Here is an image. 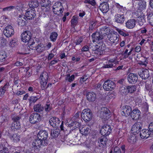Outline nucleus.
I'll return each instance as SVG.
<instances>
[{
    "label": "nucleus",
    "mask_w": 153,
    "mask_h": 153,
    "mask_svg": "<svg viewBox=\"0 0 153 153\" xmlns=\"http://www.w3.org/2000/svg\"><path fill=\"white\" fill-rule=\"evenodd\" d=\"M7 57L6 53L3 51H0V62L5 61Z\"/></svg>",
    "instance_id": "nucleus-37"
},
{
    "label": "nucleus",
    "mask_w": 153,
    "mask_h": 153,
    "mask_svg": "<svg viewBox=\"0 0 153 153\" xmlns=\"http://www.w3.org/2000/svg\"><path fill=\"white\" fill-rule=\"evenodd\" d=\"M96 23L94 21H91L90 23V26L89 27L90 30H92L95 26Z\"/></svg>",
    "instance_id": "nucleus-53"
},
{
    "label": "nucleus",
    "mask_w": 153,
    "mask_h": 153,
    "mask_svg": "<svg viewBox=\"0 0 153 153\" xmlns=\"http://www.w3.org/2000/svg\"><path fill=\"white\" fill-rule=\"evenodd\" d=\"M41 117L39 114L35 113L32 114L30 116L29 120L31 123L34 124L39 121Z\"/></svg>",
    "instance_id": "nucleus-10"
},
{
    "label": "nucleus",
    "mask_w": 153,
    "mask_h": 153,
    "mask_svg": "<svg viewBox=\"0 0 153 153\" xmlns=\"http://www.w3.org/2000/svg\"><path fill=\"white\" fill-rule=\"evenodd\" d=\"M117 31H118V32L121 35L123 36H127L128 35V33H125V32L124 31H123V30L119 29L117 30Z\"/></svg>",
    "instance_id": "nucleus-54"
},
{
    "label": "nucleus",
    "mask_w": 153,
    "mask_h": 153,
    "mask_svg": "<svg viewBox=\"0 0 153 153\" xmlns=\"http://www.w3.org/2000/svg\"><path fill=\"white\" fill-rule=\"evenodd\" d=\"M33 108L35 111L39 112L42 111L44 109L43 106H41L40 104L35 105L34 106Z\"/></svg>",
    "instance_id": "nucleus-38"
},
{
    "label": "nucleus",
    "mask_w": 153,
    "mask_h": 153,
    "mask_svg": "<svg viewBox=\"0 0 153 153\" xmlns=\"http://www.w3.org/2000/svg\"><path fill=\"white\" fill-rule=\"evenodd\" d=\"M149 128L150 132H153V122H152L149 124Z\"/></svg>",
    "instance_id": "nucleus-64"
},
{
    "label": "nucleus",
    "mask_w": 153,
    "mask_h": 153,
    "mask_svg": "<svg viewBox=\"0 0 153 153\" xmlns=\"http://www.w3.org/2000/svg\"><path fill=\"white\" fill-rule=\"evenodd\" d=\"M86 97L87 100L89 101H94L96 99V95L93 92H89L87 93Z\"/></svg>",
    "instance_id": "nucleus-25"
},
{
    "label": "nucleus",
    "mask_w": 153,
    "mask_h": 153,
    "mask_svg": "<svg viewBox=\"0 0 153 153\" xmlns=\"http://www.w3.org/2000/svg\"><path fill=\"white\" fill-rule=\"evenodd\" d=\"M40 83L42 90H45L46 88L47 82L48 79V74L46 72H44L41 75Z\"/></svg>",
    "instance_id": "nucleus-3"
},
{
    "label": "nucleus",
    "mask_w": 153,
    "mask_h": 153,
    "mask_svg": "<svg viewBox=\"0 0 153 153\" xmlns=\"http://www.w3.org/2000/svg\"><path fill=\"white\" fill-rule=\"evenodd\" d=\"M84 2L85 4L88 3L92 6L95 5L96 4V3L95 0L92 1H91L90 0H85L84 1Z\"/></svg>",
    "instance_id": "nucleus-52"
},
{
    "label": "nucleus",
    "mask_w": 153,
    "mask_h": 153,
    "mask_svg": "<svg viewBox=\"0 0 153 153\" xmlns=\"http://www.w3.org/2000/svg\"><path fill=\"white\" fill-rule=\"evenodd\" d=\"M94 142L92 141L91 140L88 139L86 141L83 143V145L88 148H91L93 145Z\"/></svg>",
    "instance_id": "nucleus-39"
},
{
    "label": "nucleus",
    "mask_w": 153,
    "mask_h": 153,
    "mask_svg": "<svg viewBox=\"0 0 153 153\" xmlns=\"http://www.w3.org/2000/svg\"><path fill=\"white\" fill-rule=\"evenodd\" d=\"M138 79V75L134 73H130L128 75L127 77L129 83L132 84L135 83L137 81Z\"/></svg>",
    "instance_id": "nucleus-15"
},
{
    "label": "nucleus",
    "mask_w": 153,
    "mask_h": 153,
    "mask_svg": "<svg viewBox=\"0 0 153 153\" xmlns=\"http://www.w3.org/2000/svg\"><path fill=\"white\" fill-rule=\"evenodd\" d=\"M14 30L13 27L9 25L7 26L4 31V33L5 36L7 38L10 37L13 35Z\"/></svg>",
    "instance_id": "nucleus-13"
},
{
    "label": "nucleus",
    "mask_w": 153,
    "mask_h": 153,
    "mask_svg": "<svg viewBox=\"0 0 153 153\" xmlns=\"http://www.w3.org/2000/svg\"><path fill=\"white\" fill-rule=\"evenodd\" d=\"M148 22L151 25L153 26V13L151 10L147 14Z\"/></svg>",
    "instance_id": "nucleus-35"
},
{
    "label": "nucleus",
    "mask_w": 153,
    "mask_h": 153,
    "mask_svg": "<svg viewBox=\"0 0 153 153\" xmlns=\"http://www.w3.org/2000/svg\"><path fill=\"white\" fill-rule=\"evenodd\" d=\"M32 34L29 31H26L22 33L21 35V38H31Z\"/></svg>",
    "instance_id": "nucleus-34"
},
{
    "label": "nucleus",
    "mask_w": 153,
    "mask_h": 153,
    "mask_svg": "<svg viewBox=\"0 0 153 153\" xmlns=\"http://www.w3.org/2000/svg\"><path fill=\"white\" fill-rule=\"evenodd\" d=\"M137 63L144 67H146L147 66V64L148 63L146 59H145V60L143 61H139L137 62Z\"/></svg>",
    "instance_id": "nucleus-49"
},
{
    "label": "nucleus",
    "mask_w": 153,
    "mask_h": 153,
    "mask_svg": "<svg viewBox=\"0 0 153 153\" xmlns=\"http://www.w3.org/2000/svg\"><path fill=\"white\" fill-rule=\"evenodd\" d=\"M28 40L27 41V44L28 45V46L30 48H32L33 45L34 44L35 42H34L33 39H27Z\"/></svg>",
    "instance_id": "nucleus-47"
},
{
    "label": "nucleus",
    "mask_w": 153,
    "mask_h": 153,
    "mask_svg": "<svg viewBox=\"0 0 153 153\" xmlns=\"http://www.w3.org/2000/svg\"><path fill=\"white\" fill-rule=\"evenodd\" d=\"M33 48H32L33 50H36L39 52H41L45 50L44 46L42 44H40L39 45H38L37 46H33Z\"/></svg>",
    "instance_id": "nucleus-33"
},
{
    "label": "nucleus",
    "mask_w": 153,
    "mask_h": 153,
    "mask_svg": "<svg viewBox=\"0 0 153 153\" xmlns=\"http://www.w3.org/2000/svg\"><path fill=\"white\" fill-rule=\"evenodd\" d=\"M7 121V119L5 117L3 116H1L0 117V122L2 123L4 122Z\"/></svg>",
    "instance_id": "nucleus-60"
},
{
    "label": "nucleus",
    "mask_w": 153,
    "mask_h": 153,
    "mask_svg": "<svg viewBox=\"0 0 153 153\" xmlns=\"http://www.w3.org/2000/svg\"><path fill=\"white\" fill-rule=\"evenodd\" d=\"M21 127L20 124L19 122H13L11 124L10 128L13 131H16Z\"/></svg>",
    "instance_id": "nucleus-30"
},
{
    "label": "nucleus",
    "mask_w": 153,
    "mask_h": 153,
    "mask_svg": "<svg viewBox=\"0 0 153 153\" xmlns=\"http://www.w3.org/2000/svg\"><path fill=\"white\" fill-rule=\"evenodd\" d=\"M81 115L82 118L85 122L89 121L92 118V114L91 110L88 108L83 110Z\"/></svg>",
    "instance_id": "nucleus-1"
},
{
    "label": "nucleus",
    "mask_w": 153,
    "mask_h": 153,
    "mask_svg": "<svg viewBox=\"0 0 153 153\" xmlns=\"http://www.w3.org/2000/svg\"><path fill=\"white\" fill-rule=\"evenodd\" d=\"M28 5L30 8L34 9L39 6V3L37 0H32L29 1Z\"/></svg>",
    "instance_id": "nucleus-31"
},
{
    "label": "nucleus",
    "mask_w": 153,
    "mask_h": 153,
    "mask_svg": "<svg viewBox=\"0 0 153 153\" xmlns=\"http://www.w3.org/2000/svg\"><path fill=\"white\" fill-rule=\"evenodd\" d=\"M74 78L75 76L74 75H72L70 76V74H68L67 75L65 80L68 81L70 82H71L74 80Z\"/></svg>",
    "instance_id": "nucleus-45"
},
{
    "label": "nucleus",
    "mask_w": 153,
    "mask_h": 153,
    "mask_svg": "<svg viewBox=\"0 0 153 153\" xmlns=\"http://www.w3.org/2000/svg\"><path fill=\"white\" fill-rule=\"evenodd\" d=\"M90 130L89 127L86 126H82L79 128V131L81 134L83 135H87Z\"/></svg>",
    "instance_id": "nucleus-27"
},
{
    "label": "nucleus",
    "mask_w": 153,
    "mask_h": 153,
    "mask_svg": "<svg viewBox=\"0 0 153 153\" xmlns=\"http://www.w3.org/2000/svg\"><path fill=\"white\" fill-rule=\"evenodd\" d=\"M59 134V129H56L51 131V135L53 137L55 138L57 137Z\"/></svg>",
    "instance_id": "nucleus-40"
},
{
    "label": "nucleus",
    "mask_w": 153,
    "mask_h": 153,
    "mask_svg": "<svg viewBox=\"0 0 153 153\" xmlns=\"http://www.w3.org/2000/svg\"><path fill=\"white\" fill-rule=\"evenodd\" d=\"M44 141L37 137L33 143L32 146L34 147V148L36 147L37 149L40 148L42 146H46L47 144V143Z\"/></svg>",
    "instance_id": "nucleus-6"
},
{
    "label": "nucleus",
    "mask_w": 153,
    "mask_h": 153,
    "mask_svg": "<svg viewBox=\"0 0 153 153\" xmlns=\"http://www.w3.org/2000/svg\"><path fill=\"white\" fill-rule=\"evenodd\" d=\"M142 124L139 122L135 123L132 126L131 129L132 132L138 133L142 129Z\"/></svg>",
    "instance_id": "nucleus-12"
},
{
    "label": "nucleus",
    "mask_w": 153,
    "mask_h": 153,
    "mask_svg": "<svg viewBox=\"0 0 153 153\" xmlns=\"http://www.w3.org/2000/svg\"><path fill=\"white\" fill-rule=\"evenodd\" d=\"M102 100L104 102H108L110 100L108 94L103 96Z\"/></svg>",
    "instance_id": "nucleus-55"
},
{
    "label": "nucleus",
    "mask_w": 153,
    "mask_h": 153,
    "mask_svg": "<svg viewBox=\"0 0 153 153\" xmlns=\"http://www.w3.org/2000/svg\"><path fill=\"white\" fill-rule=\"evenodd\" d=\"M26 21L25 15H19L17 19V22L19 26L22 27L25 25L26 24Z\"/></svg>",
    "instance_id": "nucleus-17"
},
{
    "label": "nucleus",
    "mask_w": 153,
    "mask_h": 153,
    "mask_svg": "<svg viewBox=\"0 0 153 153\" xmlns=\"http://www.w3.org/2000/svg\"><path fill=\"white\" fill-rule=\"evenodd\" d=\"M114 153H121L120 149L118 147H115L114 149Z\"/></svg>",
    "instance_id": "nucleus-59"
},
{
    "label": "nucleus",
    "mask_w": 153,
    "mask_h": 153,
    "mask_svg": "<svg viewBox=\"0 0 153 153\" xmlns=\"http://www.w3.org/2000/svg\"><path fill=\"white\" fill-rule=\"evenodd\" d=\"M20 135L16 133L14 134L10 137L11 140L15 143L19 142L20 140Z\"/></svg>",
    "instance_id": "nucleus-29"
},
{
    "label": "nucleus",
    "mask_w": 153,
    "mask_h": 153,
    "mask_svg": "<svg viewBox=\"0 0 153 153\" xmlns=\"http://www.w3.org/2000/svg\"><path fill=\"white\" fill-rule=\"evenodd\" d=\"M40 4L42 9L45 10L46 12L50 10L51 4V1L49 0H42Z\"/></svg>",
    "instance_id": "nucleus-8"
},
{
    "label": "nucleus",
    "mask_w": 153,
    "mask_h": 153,
    "mask_svg": "<svg viewBox=\"0 0 153 153\" xmlns=\"http://www.w3.org/2000/svg\"><path fill=\"white\" fill-rule=\"evenodd\" d=\"M14 8V7L13 6H10L9 7H6L3 9V11H5V10H10Z\"/></svg>",
    "instance_id": "nucleus-61"
},
{
    "label": "nucleus",
    "mask_w": 153,
    "mask_h": 153,
    "mask_svg": "<svg viewBox=\"0 0 153 153\" xmlns=\"http://www.w3.org/2000/svg\"><path fill=\"white\" fill-rule=\"evenodd\" d=\"M125 19L123 14H117L115 16V21L119 23L123 24V23Z\"/></svg>",
    "instance_id": "nucleus-19"
},
{
    "label": "nucleus",
    "mask_w": 153,
    "mask_h": 153,
    "mask_svg": "<svg viewBox=\"0 0 153 153\" xmlns=\"http://www.w3.org/2000/svg\"><path fill=\"white\" fill-rule=\"evenodd\" d=\"M50 124L53 127L58 126L60 121L59 119L55 117L51 118L49 121Z\"/></svg>",
    "instance_id": "nucleus-23"
},
{
    "label": "nucleus",
    "mask_w": 153,
    "mask_h": 153,
    "mask_svg": "<svg viewBox=\"0 0 153 153\" xmlns=\"http://www.w3.org/2000/svg\"><path fill=\"white\" fill-rule=\"evenodd\" d=\"M140 76L143 79H146L149 76V73L148 70L143 69L139 73Z\"/></svg>",
    "instance_id": "nucleus-22"
},
{
    "label": "nucleus",
    "mask_w": 153,
    "mask_h": 153,
    "mask_svg": "<svg viewBox=\"0 0 153 153\" xmlns=\"http://www.w3.org/2000/svg\"><path fill=\"white\" fill-rule=\"evenodd\" d=\"M20 117L18 116H16L12 118V120L13 122H19V120H20Z\"/></svg>",
    "instance_id": "nucleus-62"
},
{
    "label": "nucleus",
    "mask_w": 153,
    "mask_h": 153,
    "mask_svg": "<svg viewBox=\"0 0 153 153\" xmlns=\"http://www.w3.org/2000/svg\"><path fill=\"white\" fill-rule=\"evenodd\" d=\"M106 49V47L105 44H102L99 48L95 50V53L98 55H101L103 53V52Z\"/></svg>",
    "instance_id": "nucleus-28"
},
{
    "label": "nucleus",
    "mask_w": 153,
    "mask_h": 153,
    "mask_svg": "<svg viewBox=\"0 0 153 153\" xmlns=\"http://www.w3.org/2000/svg\"><path fill=\"white\" fill-rule=\"evenodd\" d=\"M39 99L36 96H32L30 98L29 101L30 103L35 102Z\"/></svg>",
    "instance_id": "nucleus-51"
},
{
    "label": "nucleus",
    "mask_w": 153,
    "mask_h": 153,
    "mask_svg": "<svg viewBox=\"0 0 153 153\" xmlns=\"http://www.w3.org/2000/svg\"><path fill=\"white\" fill-rule=\"evenodd\" d=\"M150 134V132L149 130L143 129L140 132V136L142 139H146L149 137Z\"/></svg>",
    "instance_id": "nucleus-24"
},
{
    "label": "nucleus",
    "mask_w": 153,
    "mask_h": 153,
    "mask_svg": "<svg viewBox=\"0 0 153 153\" xmlns=\"http://www.w3.org/2000/svg\"><path fill=\"white\" fill-rule=\"evenodd\" d=\"M100 10L103 13H106L109 10V5L106 2H103V3L100 4Z\"/></svg>",
    "instance_id": "nucleus-21"
},
{
    "label": "nucleus",
    "mask_w": 153,
    "mask_h": 153,
    "mask_svg": "<svg viewBox=\"0 0 153 153\" xmlns=\"http://www.w3.org/2000/svg\"><path fill=\"white\" fill-rule=\"evenodd\" d=\"M120 91L122 94H126L127 92V86H122L120 88Z\"/></svg>",
    "instance_id": "nucleus-50"
},
{
    "label": "nucleus",
    "mask_w": 153,
    "mask_h": 153,
    "mask_svg": "<svg viewBox=\"0 0 153 153\" xmlns=\"http://www.w3.org/2000/svg\"><path fill=\"white\" fill-rule=\"evenodd\" d=\"M136 20L134 19L128 20L126 22V27L129 29H131L134 28L136 25Z\"/></svg>",
    "instance_id": "nucleus-20"
},
{
    "label": "nucleus",
    "mask_w": 153,
    "mask_h": 153,
    "mask_svg": "<svg viewBox=\"0 0 153 153\" xmlns=\"http://www.w3.org/2000/svg\"><path fill=\"white\" fill-rule=\"evenodd\" d=\"M103 88L106 91H110L113 90L115 87V84L113 81L108 80L104 82Z\"/></svg>",
    "instance_id": "nucleus-5"
},
{
    "label": "nucleus",
    "mask_w": 153,
    "mask_h": 153,
    "mask_svg": "<svg viewBox=\"0 0 153 153\" xmlns=\"http://www.w3.org/2000/svg\"><path fill=\"white\" fill-rule=\"evenodd\" d=\"M98 143L100 147L103 148L105 146L106 143L105 138L102 137L99 138L98 140Z\"/></svg>",
    "instance_id": "nucleus-32"
},
{
    "label": "nucleus",
    "mask_w": 153,
    "mask_h": 153,
    "mask_svg": "<svg viewBox=\"0 0 153 153\" xmlns=\"http://www.w3.org/2000/svg\"><path fill=\"white\" fill-rule=\"evenodd\" d=\"M58 36L57 33L56 32H53L51 34L50 38H56Z\"/></svg>",
    "instance_id": "nucleus-56"
},
{
    "label": "nucleus",
    "mask_w": 153,
    "mask_h": 153,
    "mask_svg": "<svg viewBox=\"0 0 153 153\" xmlns=\"http://www.w3.org/2000/svg\"><path fill=\"white\" fill-rule=\"evenodd\" d=\"M8 85H5L0 89V95L1 96L4 95L5 91L8 89Z\"/></svg>",
    "instance_id": "nucleus-43"
},
{
    "label": "nucleus",
    "mask_w": 153,
    "mask_h": 153,
    "mask_svg": "<svg viewBox=\"0 0 153 153\" xmlns=\"http://www.w3.org/2000/svg\"><path fill=\"white\" fill-rule=\"evenodd\" d=\"M51 109V107L50 104H46L45 107V110L46 112L49 111Z\"/></svg>",
    "instance_id": "nucleus-57"
},
{
    "label": "nucleus",
    "mask_w": 153,
    "mask_h": 153,
    "mask_svg": "<svg viewBox=\"0 0 153 153\" xmlns=\"http://www.w3.org/2000/svg\"><path fill=\"white\" fill-rule=\"evenodd\" d=\"M52 7L54 13L58 15L62 14L64 10V8L62 3L60 2L55 3Z\"/></svg>",
    "instance_id": "nucleus-2"
},
{
    "label": "nucleus",
    "mask_w": 153,
    "mask_h": 153,
    "mask_svg": "<svg viewBox=\"0 0 153 153\" xmlns=\"http://www.w3.org/2000/svg\"><path fill=\"white\" fill-rule=\"evenodd\" d=\"M110 35L111 36H110L111 38H119V36L118 34H117V33H110Z\"/></svg>",
    "instance_id": "nucleus-58"
},
{
    "label": "nucleus",
    "mask_w": 153,
    "mask_h": 153,
    "mask_svg": "<svg viewBox=\"0 0 153 153\" xmlns=\"http://www.w3.org/2000/svg\"><path fill=\"white\" fill-rule=\"evenodd\" d=\"M78 22V18L75 16H73L71 20V23L72 27H74Z\"/></svg>",
    "instance_id": "nucleus-41"
},
{
    "label": "nucleus",
    "mask_w": 153,
    "mask_h": 153,
    "mask_svg": "<svg viewBox=\"0 0 153 153\" xmlns=\"http://www.w3.org/2000/svg\"><path fill=\"white\" fill-rule=\"evenodd\" d=\"M110 112L108 109L106 107L102 108L99 116L104 120H107L111 117Z\"/></svg>",
    "instance_id": "nucleus-4"
},
{
    "label": "nucleus",
    "mask_w": 153,
    "mask_h": 153,
    "mask_svg": "<svg viewBox=\"0 0 153 153\" xmlns=\"http://www.w3.org/2000/svg\"><path fill=\"white\" fill-rule=\"evenodd\" d=\"M56 50L55 49L52 50L51 51V53H50L48 55V59L49 60L51 59L56 55Z\"/></svg>",
    "instance_id": "nucleus-46"
},
{
    "label": "nucleus",
    "mask_w": 153,
    "mask_h": 153,
    "mask_svg": "<svg viewBox=\"0 0 153 153\" xmlns=\"http://www.w3.org/2000/svg\"><path fill=\"white\" fill-rule=\"evenodd\" d=\"M36 13L32 9L27 11L25 14V16L27 20H32L35 17Z\"/></svg>",
    "instance_id": "nucleus-18"
},
{
    "label": "nucleus",
    "mask_w": 153,
    "mask_h": 153,
    "mask_svg": "<svg viewBox=\"0 0 153 153\" xmlns=\"http://www.w3.org/2000/svg\"><path fill=\"white\" fill-rule=\"evenodd\" d=\"M141 34L144 35V36L146 35V32L147 30L145 28H142L140 30Z\"/></svg>",
    "instance_id": "nucleus-63"
},
{
    "label": "nucleus",
    "mask_w": 153,
    "mask_h": 153,
    "mask_svg": "<svg viewBox=\"0 0 153 153\" xmlns=\"http://www.w3.org/2000/svg\"><path fill=\"white\" fill-rule=\"evenodd\" d=\"M111 126L108 125H106L103 126L101 128L100 132L101 134L104 136H107L111 133Z\"/></svg>",
    "instance_id": "nucleus-7"
},
{
    "label": "nucleus",
    "mask_w": 153,
    "mask_h": 153,
    "mask_svg": "<svg viewBox=\"0 0 153 153\" xmlns=\"http://www.w3.org/2000/svg\"><path fill=\"white\" fill-rule=\"evenodd\" d=\"M117 61L115 58L107 60L105 62L103 63L102 66L103 68H112L114 66V65L116 64Z\"/></svg>",
    "instance_id": "nucleus-9"
},
{
    "label": "nucleus",
    "mask_w": 153,
    "mask_h": 153,
    "mask_svg": "<svg viewBox=\"0 0 153 153\" xmlns=\"http://www.w3.org/2000/svg\"><path fill=\"white\" fill-rule=\"evenodd\" d=\"M136 87L135 85H131L127 86V92L128 93H133L136 90Z\"/></svg>",
    "instance_id": "nucleus-36"
},
{
    "label": "nucleus",
    "mask_w": 153,
    "mask_h": 153,
    "mask_svg": "<svg viewBox=\"0 0 153 153\" xmlns=\"http://www.w3.org/2000/svg\"><path fill=\"white\" fill-rule=\"evenodd\" d=\"M141 112L139 110L135 108L131 111L130 116L133 120H137L140 118Z\"/></svg>",
    "instance_id": "nucleus-14"
},
{
    "label": "nucleus",
    "mask_w": 153,
    "mask_h": 153,
    "mask_svg": "<svg viewBox=\"0 0 153 153\" xmlns=\"http://www.w3.org/2000/svg\"><path fill=\"white\" fill-rule=\"evenodd\" d=\"M48 135V133L47 131L45 130H41L39 131L38 133L37 136L38 138H40L44 141H45V142L47 143V138Z\"/></svg>",
    "instance_id": "nucleus-11"
},
{
    "label": "nucleus",
    "mask_w": 153,
    "mask_h": 153,
    "mask_svg": "<svg viewBox=\"0 0 153 153\" xmlns=\"http://www.w3.org/2000/svg\"><path fill=\"white\" fill-rule=\"evenodd\" d=\"M138 19V24L140 26H142L145 22L144 17L142 16H139Z\"/></svg>",
    "instance_id": "nucleus-44"
},
{
    "label": "nucleus",
    "mask_w": 153,
    "mask_h": 153,
    "mask_svg": "<svg viewBox=\"0 0 153 153\" xmlns=\"http://www.w3.org/2000/svg\"><path fill=\"white\" fill-rule=\"evenodd\" d=\"M139 8L141 10L144 9L146 7V3L143 1L139 2L138 4Z\"/></svg>",
    "instance_id": "nucleus-42"
},
{
    "label": "nucleus",
    "mask_w": 153,
    "mask_h": 153,
    "mask_svg": "<svg viewBox=\"0 0 153 153\" xmlns=\"http://www.w3.org/2000/svg\"><path fill=\"white\" fill-rule=\"evenodd\" d=\"M92 38H101L99 32H95L93 33L92 36Z\"/></svg>",
    "instance_id": "nucleus-48"
},
{
    "label": "nucleus",
    "mask_w": 153,
    "mask_h": 153,
    "mask_svg": "<svg viewBox=\"0 0 153 153\" xmlns=\"http://www.w3.org/2000/svg\"><path fill=\"white\" fill-rule=\"evenodd\" d=\"M131 108L130 106L126 105L123 106L121 110L122 114L127 116L131 114Z\"/></svg>",
    "instance_id": "nucleus-16"
},
{
    "label": "nucleus",
    "mask_w": 153,
    "mask_h": 153,
    "mask_svg": "<svg viewBox=\"0 0 153 153\" xmlns=\"http://www.w3.org/2000/svg\"><path fill=\"white\" fill-rule=\"evenodd\" d=\"M137 135L131 132L128 139V142L131 144L135 143L137 140Z\"/></svg>",
    "instance_id": "nucleus-26"
}]
</instances>
